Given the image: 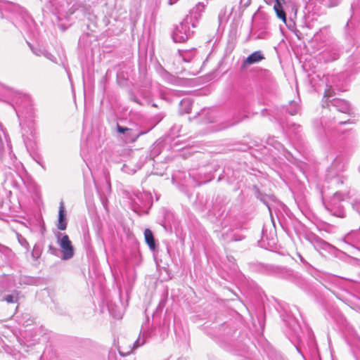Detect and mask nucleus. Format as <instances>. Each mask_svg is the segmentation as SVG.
<instances>
[{
  "label": "nucleus",
  "instance_id": "1",
  "mask_svg": "<svg viewBox=\"0 0 360 360\" xmlns=\"http://www.w3.org/2000/svg\"><path fill=\"white\" fill-rule=\"evenodd\" d=\"M335 92L331 86L325 90L322 99V107L328 108L330 114L326 112L321 121L314 120L313 127L322 129L325 133L335 130L338 124L349 123L347 117L351 115L352 109L349 103L343 99L333 98Z\"/></svg>",
  "mask_w": 360,
  "mask_h": 360
},
{
  "label": "nucleus",
  "instance_id": "31",
  "mask_svg": "<svg viewBox=\"0 0 360 360\" xmlns=\"http://www.w3.org/2000/svg\"><path fill=\"white\" fill-rule=\"evenodd\" d=\"M22 281L25 284H32L33 283V278H29V277H24Z\"/></svg>",
  "mask_w": 360,
  "mask_h": 360
},
{
  "label": "nucleus",
  "instance_id": "10",
  "mask_svg": "<svg viewBox=\"0 0 360 360\" xmlns=\"http://www.w3.org/2000/svg\"><path fill=\"white\" fill-rule=\"evenodd\" d=\"M274 1L275 3L274 5V10L276 14V16L287 25L286 13L283 9L285 0H274Z\"/></svg>",
  "mask_w": 360,
  "mask_h": 360
},
{
  "label": "nucleus",
  "instance_id": "40",
  "mask_svg": "<svg viewBox=\"0 0 360 360\" xmlns=\"http://www.w3.org/2000/svg\"><path fill=\"white\" fill-rule=\"evenodd\" d=\"M20 165V162H17V163H15V164L13 165V166L15 167V168H16V169H17V168L19 167V165Z\"/></svg>",
  "mask_w": 360,
  "mask_h": 360
},
{
  "label": "nucleus",
  "instance_id": "9",
  "mask_svg": "<svg viewBox=\"0 0 360 360\" xmlns=\"http://www.w3.org/2000/svg\"><path fill=\"white\" fill-rule=\"evenodd\" d=\"M19 10L18 6L16 5L7 3V4H0V12L1 13L2 18H8L12 19V17L7 15V13H11L15 15Z\"/></svg>",
  "mask_w": 360,
  "mask_h": 360
},
{
  "label": "nucleus",
  "instance_id": "7",
  "mask_svg": "<svg viewBox=\"0 0 360 360\" xmlns=\"http://www.w3.org/2000/svg\"><path fill=\"white\" fill-rule=\"evenodd\" d=\"M264 59V56L261 51H256L249 55L243 60L241 68H246L248 65L257 63Z\"/></svg>",
  "mask_w": 360,
  "mask_h": 360
},
{
  "label": "nucleus",
  "instance_id": "5",
  "mask_svg": "<svg viewBox=\"0 0 360 360\" xmlns=\"http://www.w3.org/2000/svg\"><path fill=\"white\" fill-rule=\"evenodd\" d=\"M56 236L58 239V243L62 249L63 259L68 260L71 259L74 256V248L68 236L57 232Z\"/></svg>",
  "mask_w": 360,
  "mask_h": 360
},
{
  "label": "nucleus",
  "instance_id": "2",
  "mask_svg": "<svg viewBox=\"0 0 360 360\" xmlns=\"http://www.w3.org/2000/svg\"><path fill=\"white\" fill-rule=\"evenodd\" d=\"M13 96L12 102L15 103V110L19 118L32 119L34 117V108L31 98L26 94L11 91Z\"/></svg>",
  "mask_w": 360,
  "mask_h": 360
},
{
  "label": "nucleus",
  "instance_id": "46",
  "mask_svg": "<svg viewBox=\"0 0 360 360\" xmlns=\"http://www.w3.org/2000/svg\"><path fill=\"white\" fill-rule=\"evenodd\" d=\"M359 172H360V165H359Z\"/></svg>",
  "mask_w": 360,
  "mask_h": 360
},
{
  "label": "nucleus",
  "instance_id": "19",
  "mask_svg": "<svg viewBox=\"0 0 360 360\" xmlns=\"http://www.w3.org/2000/svg\"><path fill=\"white\" fill-rule=\"evenodd\" d=\"M252 0H240L238 11L239 15L241 16L245 10L251 4Z\"/></svg>",
  "mask_w": 360,
  "mask_h": 360
},
{
  "label": "nucleus",
  "instance_id": "35",
  "mask_svg": "<svg viewBox=\"0 0 360 360\" xmlns=\"http://www.w3.org/2000/svg\"><path fill=\"white\" fill-rule=\"evenodd\" d=\"M240 121H242V120H236V121H234V122H231V124H228L226 127L234 125V124L240 122Z\"/></svg>",
  "mask_w": 360,
  "mask_h": 360
},
{
  "label": "nucleus",
  "instance_id": "44",
  "mask_svg": "<svg viewBox=\"0 0 360 360\" xmlns=\"http://www.w3.org/2000/svg\"><path fill=\"white\" fill-rule=\"evenodd\" d=\"M24 141H25V143L26 146L27 147V143L26 140L24 139Z\"/></svg>",
  "mask_w": 360,
  "mask_h": 360
},
{
  "label": "nucleus",
  "instance_id": "30",
  "mask_svg": "<svg viewBox=\"0 0 360 360\" xmlns=\"http://www.w3.org/2000/svg\"><path fill=\"white\" fill-rule=\"evenodd\" d=\"M340 4V0H329L328 6L329 7H334Z\"/></svg>",
  "mask_w": 360,
  "mask_h": 360
},
{
  "label": "nucleus",
  "instance_id": "41",
  "mask_svg": "<svg viewBox=\"0 0 360 360\" xmlns=\"http://www.w3.org/2000/svg\"><path fill=\"white\" fill-rule=\"evenodd\" d=\"M358 241L360 243V231L358 233Z\"/></svg>",
  "mask_w": 360,
  "mask_h": 360
},
{
  "label": "nucleus",
  "instance_id": "22",
  "mask_svg": "<svg viewBox=\"0 0 360 360\" xmlns=\"http://www.w3.org/2000/svg\"><path fill=\"white\" fill-rule=\"evenodd\" d=\"M305 239L309 241L313 246L316 244L319 237L313 233H309L305 235Z\"/></svg>",
  "mask_w": 360,
  "mask_h": 360
},
{
  "label": "nucleus",
  "instance_id": "38",
  "mask_svg": "<svg viewBox=\"0 0 360 360\" xmlns=\"http://www.w3.org/2000/svg\"><path fill=\"white\" fill-rule=\"evenodd\" d=\"M179 0H169L168 1V4L169 5H173L174 4H176Z\"/></svg>",
  "mask_w": 360,
  "mask_h": 360
},
{
  "label": "nucleus",
  "instance_id": "17",
  "mask_svg": "<svg viewBox=\"0 0 360 360\" xmlns=\"http://www.w3.org/2000/svg\"><path fill=\"white\" fill-rule=\"evenodd\" d=\"M181 113H189L192 108V101L190 98H184L179 103Z\"/></svg>",
  "mask_w": 360,
  "mask_h": 360
},
{
  "label": "nucleus",
  "instance_id": "24",
  "mask_svg": "<svg viewBox=\"0 0 360 360\" xmlns=\"http://www.w3.org/2000/svg\"><path fill=\"white\" fill-rule=\"evenodd\" d=\"M41 256V250L39 248L34 246L32 251V257L34 259H37Z\"/></svg>",
  "mask_w": 360,
  "mask_h": 360
},
{
  "label": "nucleus",
  "instance_id": "13",
  "mask_svg": "<svg viewBox=\"0 0 360 360\" xmlns=\"http://www.w3.org/2000/svg\"><path fill=\"white\" fill-rule=\"evenodd\" d=\"M3 296L2 300L6 302L8 304L16 303L20 298V292L12 289L8 294L5 293Z\"/></svg>",
  "mask_w": 360,
  "mask_h": 360
},
{
  "label": "nucleus",
  "instance_id": "8",
  "mask_svg": "<svg viewBox=\"0 0 360 360\" xmlns=\"http://www.w3.org/2000/svg\"><path fill=\"white\" fill-rule=\"evenodd\" d=\"M205 4L202 2H199L195 5L194 8L191 10L190 13L186 17H191V21L198 25L199 20L202 17V13L205 11Z\"/></svg>",
  "mask_w": 360,
  "mask_h": 360
},
{
  "label": "nucleus",
  "instance_id": "36",
  "mask_svg": "<svg viewBox=\"0 0 360 360\" xmlns=\"http://www.w3.org/2000/svg\"><path fill=\"white\" fill-rule=\"evenodd\" d=\"M131 100L138 104H140V105L141 104L140 101L135 96L131 97Z\"/></svg>",
  "mask_w": 360,
  "mask_h": 360
},
{
  "label": "nucleus",
  "instance_id": "39",
  "mask_svg": "<svg viewBox=\"0 0 360 360\" xmlns=\"http://www.w3.org/2000/svg\"><path fill=\"white\" fill-rule=\"evenodd\" d=\"M265 34V32H262L257 35V38H264Z\"/></svg>",
  "mask_w": 360,
  "mask_h": 360
},
{
  "label": "nucleus",
  "instance_id": "23",
  "mask_svg": "<svg viewBox=\"0 0 360 360\" xmlns=\"http://www.w3.org/2000/svg\"><path fill=\"white\" fill-rule=\"evenodd\" d=\"M218 18L220 23L226 22L228 20L229 16L226 15V10H221L219 14Z\"/></svg>",
  "mask_w": 360,
  "mask_h": 360
},
{
  "label": "nucleus",
  "instance_id": "33",
  "mask_svg": "<svg viewBox=\"0 0 360 360\" xmlns=\"http://www.w3.org/2000/svg\"><path fill=\"white\" fill-rule=\"evenodd\" d=\"M224 239L226 241H232V240H237L238 239L236 238H229V236H228V233H226V234H223L222 235Z\"/></svg>",
  "mask_w": 360,
  "mask_h": 360
},
{
  "label": "nucleus",
  "instance_id": "27",
  "mask_svg": "<svg viewBox=\"0 0 360 360\" xmlns=\"http://www.w3.org/2000/svg\"><path fill=\"white\" fill-rule=\"evenodd\" d=\"M49 252L53 255L58 256L59 250L52 245H49Z\"/></svg>",
  "mask_w": 360,
  "mask_h": 360
},
{
  "label": "nucleus",
  "instance_id": "18",
  "mask_svg": "<svg viewBox=\"0 0 360 360\" xmlns=\"http://www.w3.org/2000/svg\"><path fill=\"white\" fill-rule=\"evenodd\" d=\"M145 342H146V340H145L144 336L139 335V338H137V340L134 342L133 347H131L129 351H127V352H124L120 350V353L122 356L127 355V354H130L133 351V349H137L138 347L143 345L145 344Z\"/></svg>",
  "mask_w": 360,
  "mask_h": 360
},
{
  "label": "nucleus",
  "instance_id": "42",
  "mask_svg": "<svg viewBox=\"0 0 360 360\" xmlns=\"http://www.w3.org/2000/svg\"><path fill=\"white\" fill-rule=\"evenodd\" d=\"M337 161H338V159L335 160L334 162L333 163L332 167H335V164Z\"/></svg>",
  "mask_w": 360,
  "mask_h": 360
},
{
  "label": "nucleus",
  "instance_id": "12",
  "mask_svg": "<svg viewBox=\"0 0 360 360\" xmlns=\"http://www.w3.org/2000/svg\"><path fill=\"white\" fill-rule=\"evenodd\" d=\"M314 249L320 254L323 255V251L331 252L334 250V247L319 237L314 246Z\"/></svg>",
  "mask_w": 360,
  "mask_h": 360
},
{
  "label": "nucleus",
  "instance_id": "20",
  "mask_svg": "<svg viewBox=\"0 0 360 360\" xmlns=\"http://www.w3.org/2000/svg\"><path fill=\"white\" fill-rule=\"evenodd\" d=\"M300 110V106L295 101H291L290 103V107L288 108V112L291 115H296Z\"/></svg>",
  "mask_w": 360,
  "mask_h": 360
},
{
  "label": "nucleus",
  "instance_id": "29",
  "mask_svg": "<svg viewBox=\"0 0 360 360\" xmlns=\"http://www.w3.org/2000/svg\"><path fill=\"white\" fill-rule=\"evenodd\" d=\"M32 51L34 54H35L37 56H43V52H44L45 50L41 49H34L32 48Z\"/></svg>",
  "mask_w": 360,
  "mask_h": 360
},
{
  "label": "nucleus",
  "instance_id": "6",
  "mask_svg": "<svg viewBox=\"0 0 360 360\" xmlns=\"http://www.w3.org/2000/svg\"><path fill=\"white\" fill-rule=\"evenodd\" d=\"M14 287L15 283L13 276L10 275L0 276V296L9 292Z\"/></svg>",
  "mask_w": 360,
  "mask_h": 360
},
{
  "label": "nucleus",
  "instance_id": "45",
  "mask_svg": "<svg viewBox=\"0 0 360 360\" xmlns=\"http://www.w3.org/2000/svg\"><path fill=\"white\" fill-rule=\"evenodd\" d=\"M153 106L157 107L156 104H155V103L153 104Z\"/></svg>",
  "mask_w": 360,
  "mask_h": 360
},
{
  "label": "nucleus",
  "instance_id": "37",
  "mask_svg": "<svg viewBox=\"0 0 360 360\" xmlns=\"http://www.w3.org/2000/svg\"><path fill=\"white\" fill-rule=\"evenodd\" d=\"M298 257H299L300 261L302 262V263H303V264L307 263L300 254H298Z\"/></svg>",
  "mask_w": 360,
  "mask_h": 360
},
{
  "label": "nucleus",
  "instance_id": "3",
  "mask_svg": "<svg viewBox=\"0 0 360 360\" xmlns=\"http://www.w3.org/2000/svg\"><path fill=\"white\" fill-rule=\"evenodd\" d=\"M349 195V193H346L336 191L328 202H325L323 199V205L330 214L344 218L345 217V212L343 207L340 205V202L343 201L346 198H350Z\"/></svg>",
  "mask_w": 360,
  "mask_h": 360
},
{
  "label": "nucleus",
  "instance_id": "16",
  "mask_svg": "<svg viewBox=\"0 0 360 360\" xmlns=\"http://www.w3.org/2000/svg\"><path fill=\"white\" fill-rule=\"evenodd\" d=\"M340 50L339 48H333L329 53H325V60L326 62H332L337 60L340 57Z\"/></svg>",
  "mask_w": 360,
  "mask_h": 360
},
{
  "label": "nucleus",
  "instance_id": "32",
  "mask_svg": "<svg viewBox=\"0 0 360 360\" xmlns=\"http://www.w3.org/2000/svg\"><path fill=\"white\" fill-rule=\"evenodd\" d=\"M130 129L127 128V127H121L120 125H117V131L120 132V133H122L124 134L125 131H129Z\"/></svg>",
  "mask_w": 360,
  "mask_h": 360
},
{
  "label": "nucleus",
  "instance_id": "43",
  "mask_svg": "<svg viewBox=\"0 0 360 360\" xmlns=\"http://www.w3.org/2000/svg\"><path fill=\"white\" fill-rule=\"evenodd\" d=\"M146 132H141L139 133L138 135H137V137L139 136L140 135H142V134H144Z\"/></svg>",
  "mask_w": 360,
  "mask_h": 360
},
{
  "label": "nucleus",
  "instance_id": "34",
  "mask_svg": "<svg viewBox=\"0 0 360 360\" xmlns=\"http://www.w3.org/2000/svg\"><path fill=\"white\" fill-rule=\"evenodd\" d=\"M32 323H33V320L32 319H28V320H27L26 321H25L23 323V325L27 326L31 325Z\"/></svg>",
  "mask_w": 360,
  "mask_h": 360
},
{
  "label": "nucleus",
  "instance_id": "4",
  "mask_svg": "<svg viewBox=\"0 0 360 360\" xmlns=\"http://www.w3.org/2000/svg\"><path fill=\"white\" fill-rule=\"evenodd\" d=\"M196 27L197 25L191 21V17H185V18L175 27L173 31L172 38L174 41L176 43L186 41L192 36L193 33L192 29Z\"/></svg>",
  "mask_w": 360,
  "mask_h": 360
},
{
  "label": "nucleus",
  "instance_id": "11",
  "mask_svg": "<svg viewBox=\"0 0 360 360\" xmlns=\"http://www.w3.org/2000/svg\"><path fill=\"white\" fill-rule=\"evenodd\" d=\"M59 230L63 231L67 227V219L66 214L65 210V205L63 201L60 202L59 210H58V220L57 224Z\"/></svg>",
  "mask_w": 360,
  "mask_h": 360
},
{
  "label": "nucleus",
  "instance_id": "15",
  "mask_svg": "<svg viewBox=\"0 0 360 360\" xmlns=\"http://www.w3.org/2000/svg\"><path fill=\"white\" fill-rule=\"evenodd\" d=\"M144 236L146 242L149 246L150 249L151 250H154L155 249V242L153 232L150 229H146L144 231Z\"/></svg>",
  "mask_w": 360,
  "mask_h": 360
},
{
  "label": "nucleus",
  "instance_id": "14",
  "mask_svg": "<svg viewBox=\"0 0 360 360\" xmlns=\"http://www.w3.org/2000/svg\"><path fill=\"white\" fill-rule=\"evenodd\" d=\"M196 50H179V56L186 63L191 62L195 56Z\"/></svg>",
  "mask_w": 360,
  "mask_h": 360
},
{
  "label": "nucleus",
  "instance_id": "26",
  "mask_svg": "<svg viewBox=\"0 0 360 360\" xmlns=\"http://www.w3.org/2000/svg\"><path fill=\"white\" fill-rule=\"evenodd\" d=\"M43 56H44L46 58L49 59L52 62L56 63V57L46 50L44 51V52H43Z\"/></svg>",
  "mask_w": 360,
  "mask_h": 360
},
{
  "label": "nucleus",
  "instance_id": "21",
  "mask_svg": "<svg viewBox=\"0 0 360 360\" xmlns=\"http://www.w3.org/2000/svg\"><path fill=\"white\" fill-rule=\"evenodd\" d=\"M330 185L333 187H338L339 185L344 183V179L342 176H334L330 179Z\"/></svg>",
  "mask_w": 360,
  "mask_h": 360
},
{
  "label": "nucleus",
  "instance_id": "28",
  "mask_svg": "<svg viewBox=\"0 0 360 360\" xmlns=\"http://www.w3.org/2000/svg\"><path fill=\"white\" fill-rule=\"evenodd\" d=\"M122 171L124 172L128 173V174H134L136 172V169H130L128 165H124L122 167Z\"/></svg>",
  "mask_w": 360,
  "mask_h": 360
},
{
  "label": "nucleus",
  "instance_id": "25",
  "mask_svg": "<svg viewBox=\"0 0 360 360\" xmlns=\"http://www.w3.org/2000/svg\"><path fill=\"white\" fill-rule=\"evenodd\" d=\"M349 61L353 62V63H360V53H354L349 58Z\"/></svg>",
  "mask_w": 360,
  "mask_h": 360
}]
</instances>
